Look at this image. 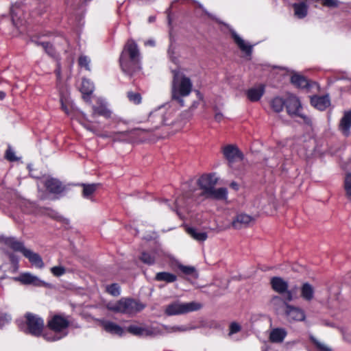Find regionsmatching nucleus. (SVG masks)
Segmentation results:
<instances>
[{
	"label": "nucleus",
	"mask_w": 351,
	"mask_h": 351,
	"mask_svg": "<svg viewBox=\"0 0 351 351\" xmlns=\"http://www.w3.org/2000/svg\"><path fill=\"white\" fill-rule=\"evenodd\" d=\"M94 89L95 86L90 80L88 79L82 80L80 91L82 93L83 98L85 100L88 101L89 99V96L93 93Z\"/></svg>",
	"instance_id": "nucleus-25"
},
{
	"label": "nucleus",
	"mask_w": 351,
	"mask_h": 351,
	"mask_svg": "<svg viewBox=\"0 0 351 351\" xmlns=\"http://www.w3.org/2000/svg\"><path fill=\"white\" fill-rule=\"evenodd\" d=\"M122 71L130 76L134 75L141 69V54L137 44L133 40H129L119 58Z\"/></svg>",
	"instance_id": "nucleus-1"
},
{
	"label": "nucleus",
	"mask_w": 351,
	"mask_h": 351,
	"mask_svg": "<svg viewBox=\"0 0 351 351\" xmlns=\"http://www.w3.org/2000/svg\"><path fill=\"white\" fill-rule=\"evenodd\" d=\"M69 320L64 316L56 315L51 317L48 322V326L56 334L44 335L45 338L51 341H54L60 339L66 335L65 330L69 326Z\"/></svg>",
	"instance_id": "nucleus-3"
},
{
	"label": "nucleus",
	"mask_w": 351,
	"mask_h": 351,
	"mask_svg": "<svg viewBox=\"0 0 351 351\" xmlns=\"http://www.w3.org/2000/svg\"><path fill=\"white\" fill-rule=\"evenodd\" d=\"M5 97V93L3 91H0V100H3Z\"/></svg>",
	"instance_id": "nucleus-58"
},
{
	"label": "nucleus",
	"mask_w": 351,
	"mask_h": 351,
	"mask_svg": "<svg viewBox=\"0 0 351 351\" xmlns=\"http://www.w3.org/2000/svg\"><path fill=\"white\" fill-rule=\"evenodd\" d=\"M290 301L285 300V298L278 295L273 296L270 300V305L276 310L278 311L281 307L286 304H289L288 302Z\"/></svg>",
	"instance_id": "nucleus-34"
},
{
	"label": "nucleus",
	"mask_w": 351,
	"mask_h": 351,
	"mask_svg": "<svg viewBox=\"0 0 351 351\" xmlns=\"http://www.w3.org/2000/svg\"><path fill=\"white\" fill-rule=\"evenodd\" d=\"M230 186L234 189V190H238L239 189V185L237 183L233 182L230 184Z\"/></svg>",
	"instance_id": "nucleus-56"
},
{
	"label": "nucleus",
	"mask_w": 351,
	"mask_h": 351,
	"mask_svg": "<svg viewBox=\"0 0 351 351\" xmlns=\"http://www.w3.org/2000/svg\"><path fill=\"white\" fill-rule=\"evenodd\" d=\"M51 274L56 277H60L66 273L65 267L62 266H55L51 268Z\"/></svg>",
	"instance_id": "nucleus-48"
},
{
	"label": "nucleus",
	"mask_w": 351,
	"mask_h": 351,
	"mask_svg": "<svg viewBox=\"0 0 351 351\" xmlns=\"http://www.w3.org/2000/svg\"><path fill=\"white\" fill-rule=\"evenodd\" d=\"M11 320V316L7 313L0 312V328L8 324Z\"/></svg>",
	"instance_id": "nucleus-49"
},
{
	"label": "nucleus",
	"mask_w": 351,
	"mask_h": 351,
	"mask_svg": "<svg viewBox=\"0 0 351 351\" xmlns=\"http://www.w3.org/2000/svg\"><path fill=\"white\" fill-rule=\"evenodd\" d=\"M30 41L37 46H41L45 50V53L51 57L56 56V50L53 46L49 42L40 40L39 38L33 36L30 38Z\"/></svg>",
	"instance_id": "nucleus-20"
},
{
	"label": "nucleus",
	"mask_w": 351,
	"mask_h": 351,
	"mask_svg": "<svg viewBox=\"0 0 351 351\" xmlns=\"http://www.w3.org/2000/svg\"><path fill=\"white\" fill-rule=\"evenodd\" d=\"M253 220L252 216L245 213H239L232 220V226L234 229L239 230L248 226Z\"/></svg>",
	"instance_id": "nucleus-15"
},
{
	"label": "nucleus",
	"mask_w": 351,
	"mask_h": 351,
	"mask_svg": "<svg viewBox=\"0 0 351 351\" xmlns=\"http://www.w3.org/2000/svg\"><path fill=\"white\" fill-rule=\"evenodd\" d=\"M155 280L157 281H164L167 283H171L176 281L177 276L169 272H158L156 274Z\"/></svg>",
	"instance_id": "nucleus-33"
},
{
	"label": "nucleus",
	"mask_w": 351,
	"mask_h": 351,
	"mask_svg": "<svg viewBox=\"0 0 351 351\" xmlns=\"http://www.w3.org/2000/svg\"><path fill=\"white\" fill-rule=\"evenodd\" d=\"M287 332L285 329L276 328L270 332L269 339L273 343H281L286 337Z\"/></svg>",
	"instance_id": "nucleus-24"
},
{
	"label": "nucleus",
	"mask_w": 351,
	"mask_h": 351,
	"mask_svg": "<svg viewBox=\"0 0 351 351\" xmlns=\"http://www.w3.org/2000/svg\"><path fill=\"white\" fill-rule=\"evenodd\" d=\"M51 214L50 216L52 217V218H54L56 219H60V215H58V213L55 212V211H51Z\"/></svg>",
	"instance_id": "nucleus-54"
},
{
	"label": "nucleus",
	"mask_w": 351,
	"mask_h": 351,
	"mask_svg": "<svg viewBox=\"0 0 351 351\" xmlns=\"http://www.w3.org/2000/svg\"><path fill=\"white\" fill-rule=\"evenodd\" d=\"M127 97L129 99V101L134 104H139L141 103L142 97L140 93L133 92V91H129L127 93Z\"/></svg>",
	"instance_id": "nucleus-43"
},
{
	"label": "nucleus",
	"mask_w": 351,
	"mask_h": 351,
	"mask_svg": "<svg viewBox=\"0 0 351 351\" xmlns=\"http://www.w3.org/2000/svg\"><path fill=\"white\" fill-rule=\"evenodd\" d=\"M339 128L345 136H347L350 134L351 128V111L344 112L343 117L341 119Z\"/></svg>",
	"instance_id": "nucleus-19"
},
{
	"label": "nucleus",
	"mask_w": 351,
	"mask_h": 351,
	"mask_svg": "<svg viewBox=\"0 0 351 351\" xmlns=\"http://www.w3.org/2000/svg\"><path fill=\"white\" fill-rule=\"evenodd\" d=\"M111 114V111L107 108L106 105L103 103L98 106H93V117L99 115L108 119L110 117Z\"/></svg>",
	"instance_id": "nucleus-28"
},
{
	"label": "nucleus",
	"mask_w": 351,
	"mask_h": 351,
	"mask_svg": "<svg viewBox=\"0 0 351 351\" xmlns=\"http://www.w3.org/2000/svg\"><path fill=\"white\" fill-rule=\"evenodd\" d=\"M45 186L47 189L52 193H60L64 189L60 182L55 178L46 179L45 181Z\"/></svg>",
	"instance_id": "nucleus-21"
},
{
	"label": "nucleus",
	"mask_w": 351,
	"mask_h": 351,
	"mask_svg": "<svg viewBox=\"0 0 351 351\" xmlns=\"http://www.w3.org/2000/svg\"><path fill=\"white\" fill-rule=\"evenodd\" d=\"M152 132L151 129L142 130L134 129L131 131H125L121 132H113L114 136L117 138L116 141H125L127 139L130 140L132 142L143 141L145 138V133Z\"/></svg>",
	"instance_id": "nucleus-8"
},
{
	"label": "nucleus",
	"mask_w": 351,
	"mask_h": 351,
	"mask_svg": "<svg viewBox=\"0 0 351 351\" xmlns=\"http://www.w3.org/2000/svg\"><path fill=\"white\" fill-rule=\"evenodd\" d=\"M312 106L319 110H326L330 104L328 95L313 96L311 98Z\"/></svg>",
	"instance_id": "nucleus-17"
},
{
	"label": "nucleus",
	"mask_w": 351,
	"mask_h": 351,
	"mask_svg": "<svg viewBox=\"0 0 351 351\" xmlns=\"http://www.w3.org/2000/svg\"><path fill=\"white\" fill-rule=\"evenodd\" d=\"M10 260L13 263H18V260L16 258L14 257V255L11 254L10 256Z\"/></svg>",
	"instance_id": "nucleus-57"
},
{
	"label": "nucleus",
	"mask_w": 351,
	"mask_h": 351,
	"mask_svg": "<svg viewBox=\"0 0 351 351\" xmlns=\"http://www.w3.org/2000/svg\"><path fill=\"white\" fill-rule=\"evenodd\" d=\"M344 187L346 195L351 199V173L346 175L344 180Z\"/></svg>",
	"instance_id": "nucleus-46"
},
{
	"label": "nucleus",
	"mask_w": 351,
	"mask_h": 351,
	"mask_svg": "<svg viewBox=\"0 0 351 351\" xmlns=\"http://www.w3.org/2000/svg\"><path fill=\"white\" fill-rule=\"evenodd\" d=\"M24 256L28 258L29 262L34 266L40 269L44 267V263L43 261V259L38 254L35 253L32 250L27 249V250H25L24 252Z\"/></svg>",
	"instance_id": "nucleus-22"
},
{
	"label": "nucleus",
	"mask_w": 351,
	"mask_h": 351,
	"mask_svg": "<svg viewBox=\"0 0 351 351\" xmlns=\"http://www.w3.org/2000/svg\"><path fill=\"white\" fill-rule=\"evenodd\" d=\"M285 106H286V100L281 97H276L271 101V107L276 112H281Z\"/></svg>",
	"instance_id": "nucleus-38"
},
{
	"label": "nucleus",
	"mask_w": 351,
	"mask_h": 351,
	"mask_svg": "<svg viewBox=\"0 0 351 351\" xmlns=\"http://www.w3.org/2000/svg\"><path fill=\"white\" fill-rule=\"evenodd\" d=\"M156 259L155 253L143 252L141 254V260L146 264L152 265L154 263Z\"/></svg>",
	"instance_id": "nucleus-42"
},
{
	"label": "nucleus",
	"mask_w": 351,
	"mask_h": 351,
	"mask_svg": "<svg viewBox=\"0 0 351 351\" xmlns=\"http://www.w3.org/2000/svg\"><path fill=\"white\" fill-rule=\"evenodd\" d=\"M106 291L113 296H118L120 294V287L117 283H113L106 287Z\"/></svg>",
	"instance_id": "nucleus-45"
},
{
	"label": "nucleus",
	"mask_w": 351,
	"mask_h": 351,
	"mask_svg": "<svg viewBox=\"0 0 351 351\" xmlns=\"http://www.w3.org/2000/svg\"><path fill=\"white\" fill-rule=\"evenodd\" d=\"M175 204H176V208H177V209L178 208V207H180V206H181V205L179 204V202H178V199H177V200H176Z\"/></svg>",
	"instance_id": "nucleus-60"
},
{
	"label": "nucleus",
	"mask_w": 351,
	"mask_h": 351,
	"mask_svg": "<svg viewBox=\"0 0 351 351\" xmlns=\"http://www.w3.org/2000/svg\"><path fill=\"white\" fill-rule=\"evenodd\" d=\"M145 45L154 47L155 45V41L154 40H148L145 42Z\"/></svg>",
	"instance_id": "nucleus-55"
},
{
	"label": "nucleus",
	"mask_w": 351,
	"mask_h": 351,
	"mask_svg": "<svg viewBox=\"0 0 351 351\" xmlns=\"http://www.w3.org/2000/svg\"><path fill=\"white\" fill-rule=\"evenodd\" d=\"M294 14L299 19L305 17L308 12V6L304 2L293 4Z\"/></svg>",
	"instance_id": "nucleus-32"
},
{
	"label": "nucleus",
	"mask_w": 351,
	"mask_h": 351,
	"mask_svg": "<svg viewBox=\"0 0 351 351\" xmlns=\"http://www.w3.org/2000/svg\"><path fill=\"white\" fill-rule=\"evenodd\" d=\"M309 339L315 346L317 351H332V349L328 345L323 341H321L313 335H309Z\"/></svg>",
	"instance_id": "nucleus-35"
},
{
	"label": "nucleus",
	"mask_w": 351,
	"mask_h": 351,
	"mask_svg": "<svg viewBox=\"0 0 351 351\" xmlns=\"http://www.w3.org/2000/svg\"><path fill=\"white\" fill-rule=\"evenodd\" d=\"M154 19H155L154 17L151 16V17H149V22L154 21Z\"/></svg>",
	"instance_id": "nucleus-61"
},
{
	"label": "nucleus",
	"mask_w": 351,
	"mask_h": 351,
	"mask_svg": "<svg viewBox=\"0 0 351 351\" xmlns=\"http://www.w3.org/2000/svg\"><path fill=\"white\" fill-rule=\"evenodd\" d=\"M264 93L265 86L260 84L258 86L248 89L246 92V95L250 101L255 102L261 99Z\"/></svg>",
	"instance_id": "nucleus-18"
},
{
	"label": "nucleus",
	"mask_w": 351,
	"mask_h": 351,
	"mask_svg": "<svg viewBox=\"0 0 351 351\" xmlns=\"http://www.w3.org/2000/svg\"><path fill=\"white\" fill-rule=\"evenodd\" d=\"M19 280L23 284H32L34 285H39L41 283V280L38 277L29 273L22 274L20 276Z\"/></svg>",
	"instance_id": "nucleus-36"
},
{
	"label": "nucleus",
	"mask_w": 351,
	"mask_h": 351,
	"mask_svg": "<svg viewBox=\"0 0 351 351\" xmlns=\"http://www.w3.org/2000/svg\"><path fill=\"white\" fill-rule=\"evenodd\" d=\"M101 324L105 330L111 334L121 336L124 332L123 329L120 326L112 322L102 321Z\"/></svg>",
	"instance_id": "nucleus-23"
},
{
	"label": "nucleus",
	"mask_w": 351,
	"mask_h": 351,
	"mask_svg": "<svg viewBox=\"0 0 351 351\" xmlns=\"http://www.w3.org/2000/svg\"><path fill=\"white\" fill-rule=\"evenodd\" d=\"M143 307V305L130 298H121L116 302L108 303L107 305L108 310L123 314L135 313L142 310Z\"/></svg>",
	"instance_id": "nucleus-4"
},
{
	"label": "nucleus",
	"mask_w": 351,
	"mask_h": 351,
	"mask_svg": "<svg viewBox=\"0 0 351 351\" xmlns=\"http://www.w3.org/2000/svg\"><path fill=\"white\" fill-rule=\"evenodd\" d=\"M159 328L161 330L160 335H164L166 333H171L176 332H183L188 330L185 326H167L165 325H159Z\"/></svg>",
	"instance_id": "nucleus-37"
},
{
	"label": "nucleus",
	"mask_w": 351,
	"mask_h": 351,
	"mask_svg": "<svg viewBox=\"0 0 351 351\" xmlns=\"http://www.w3.org/2000/svg\"><path fill=\"white\" fill-rule=\"evenodd\" d=\"M179 269L185 275L192 276L194 278H198V273L196 269L193 266H186L184 265H178Z\"/></svg>",
	"instance_id": "nucleus-40"
},
{
	"label": "nucleus",
	"mask_w": 351,
	"mask_h": 351,
	"mask_svg": "<svg viewBox=\"0 0 351 351\" xmlns=\"http://www.w3.org/2000/svg\"><path fill=\"white\" fill-rule=\"evenodd\" d=\"M128 331L132 335L141 337L156 336L161 333L159 325L150 328L141 327L137 325H131L128 326Z\"/></svg>",
	"instance_id": "nucleus-12"
},
{
	"label": "nucleus",
	"mask_w": 351,
	"mask_h": 351,
	"mask_svg": "<svg viewBox=\"0 0 351 351\" xmlns=\"http://www.w3.org/2000/svg\"><path fill=\"white\" fill-rule=\"evenodd\" d=\"M172 114V111L168 110L167 105L162 106L150 112L148 120L154 123L151 128L152 131L158 129L162 125L169 124L167 122L169 117Z\"/></svg>",
	"instance_id": "nucleus-6"
},
{
	"label": "nucleus",
	"mask_w": 351,
	"mask_h": 351,
	"mask_svg": "<svg viewBox=\"0 0 351 351\" xmlns=\"http://www.w3.org/2000/svg\"><path fill=\"white\" fill-rule=\"evenodd\" d=\"M286 108L287 113L290 116L300 117L303 119L304 123L306 124L311 123L310 118L300 113L302 106L300 101L296 96L289 95L287 97L286 99Z\"/></svg>",
	"instance_id": "nucleus-7"
},
{
	"label": "nucleus",
	"mask_w": 351,
	"mask_h": 351,
	"mask_svg": "<svg viewBox=\"0 0 351 351\" xmlns=\"http://www.w3.org/2000/svg\"><path fill=\"white\" fill-rule=\"evenodd\" d=\"M78 63L81 67L85 68L86 70H87V71L90 70V60L88 56H84V55L80 56L79 58V60H78Z\"/></svg>",
	"instance_id": "nucleus-44"
},
{
	"label": "nucleus",
	"mask_w": 351,
	"mask_h": 351,
	"mask_svg": "<svg viewBox=\"0 0 351 351\" xmlns=\"http://www.w3.org/2000/svg\"><path fill=\"white\" fill-rule=\"evenodd\" d=\"M84 128L87 130H89L90 132H92L93 134L97 135V136H99L102 138H106V137H109V138H111L113 139V141H115V140H117V138H115V136H114V134H113V132L110 133V134L107 135V134H104V135H102V134H99L97 132V131L95 130H94L93 128H92L90 126H88V125H84Z\"/></svg>",
	"instance_id": "nucleus-50"
},
{
	"label": "nucleus",
	"mask_w": 351,
	"mask_h": 351,
	"mask_svg": "<svg viewBox=\"0 0 351 351\" xmlns=\"http://www.w3.org/2000/svg\"><path fill=\"white\" fill-rule=\"evenodd\" d=\"M83 186V197L85 198H89L91 195H93L95 191L97 190L98 184H82Z\"/></svg>",
	"instance_id": "nucleus-41"
},
{
	"label": "nucleus",
	"mask_w": 351,
	"mask_h": 351,
	"mask_svg": "<svg viewBox=\"0 0 351 351\" xmlns=\"http://www.w3.org/2000/svg\"><path fill=\"white\" fill-rule=\"evenodd\" d=\"M56 73H57L58 77H60V69H58L56 71Z\"/></svg>",
	"instance_id": "nucleus-62"
},
{
	"label": "nucleus",
	"mask_w": 351,
	"mask_h": 351,
	"mask_svg": "<svg viewBox=\"0 0 351 351\" xmlns=\"http://www.w3.org/2000/svg\"><path fill=\"white\" fill-rule=\"evenodd\" d=\"M232 36L241 51L250 56L253 46L246 43L235 31H231Z\"/></svg>",
	"instance_id": "nucleus-16"
},
{
	"label": "nucleus",
	"mask_w": 351,
	"mask_h": 351,
	"mask_svg": "<svg viewBox=\"0 0 351 351\" xmlns=\"http://www.w3.org/2000/svg\"><path fill=\"white\" fill-rule=\"evenodd\" d=\"M223 116L221 112H217L215 115V119L218 122H220L223 119Z\"/></svg>",
	"instance_id": "nucleus-53"
},
{
	"label": "nucleus",
	"mask_w": 351,
	"mask_h": 351,
	"mask_svg": "<svg viewBox=\"0 0 351 351\" xmlns=\"http://www.w3.org/2000/svg\"><path fill=\"white\" fill-rule=\"evenodd\" d=\"M186 232L193 239L197 241H204L208 238L206 232L199 231L195 228L189 227L186 228Z\"/></svg>",
	"instance_id": "nucleus-29"
},
{
	"label": "nucleus",
	"mask_w": 351,
	"mask_h": 351,
	"mask_svg": "<svg viewBox=\"0 0 351 351\" xmlns=\"http://www.w3.org/2000/svg\"><path fill=\"white\" fill-rule=\"evenodd\" d=\"M201 307L202 305L195 302L182 303L177 301L168 304L165 313L168 316L178 315L199 310Z\"/></svg>",
	"instance_id": "nucleus-5"
},
{
	"label": "nucleus",
	"mask_w": 351,
	"mask_h": 351,
	"mask_svg": "<svg viewBox=\"0 0 351 351\" xmlns=\"http://www.w3.org/2000/svg\"><path fill=\"white\" fill-rule=\"evenodd\" d=\"M217 180L215 176L212 174L203 175L198 179L197 184L202 190V194L205 197L215 187Z\"/></svg>",
	"instance_id": "nucleus-11"
},
{
	"label": "nucleus",
	"mask_w": 351,
	"mask_h": 351,
	"mask_svg": "<svg viewBox=\"0 0 351 351\" xmlns=\"http://www.w3.org/2000/svg\"><path fill=\"white\" fill-rule=\"evenodd\" d=\"M228 196V191L226 188L213 189L208 194L206 198H210L217 200L226 199Z\"/></svg>",
	"instance_id": "nucleus-27"
},
{
	"label": "nucleus",
	"mask_w": 351,
	"mask_h": 351,
	"mask_svg": "<svg viewBox=\"0 0 351 351\" xmlns=\"http://www.w3.org/2000/svg\"><path fill=\"white\" fill-rule=\"evenodd\" d=\"M270 283L274 291L284 297L285 300L292 301L293 300L292 291L288 289V282L282 278L273 277Z\"/></svg>",
	"instance_id": "nucleus-10"
},
{
	"label": "nucleus",
	"mask_w": 351,
	"mask_h": 351,
	"mask_svg": "<svg viewBox=\"0 0 351 351\" xmlns=\"http://www.w3.org/2000/svg\"><path fill=\"white\" fill-rule=\"evenodd\" d=\"M291 81L293 84L298 88H305L308 85L307 80L300 75H293Z\"/></svg>",
	"instance_id": "nucleus-39"
},
{
	"label": "nucleus",
	"mask_w": 351,
	"mask_h": 351,
	"mask_svg": "<svg viewBox=\"0 0 351 351\" xmlns=\"http://www.w3.org/2000/svg\"><path fill=\"white\" fill-rule=\"evenodd\" d=\"M21 4L19 3H14V5H12L10 8L12 21L15 26H18V25L19 24L21 16L19 15H21Z\"/></svg>",
	"instance_id": "nucleus-31"
},
{
	"label": "nucleus",
	"mask_w": 351,
	"mask_h": 351,
	"mask_svg": "<svg viewBox=\"0 0 351 351\" xmlns=\"http://www.w3.org/2000/svg\"><path fill=\"white\" fill-rule=\"evenodd\" d=\"M171 82V98L176 101L180 106H184L183 97L191 93L193 84L191 79L179 70H173Z\"/></svg>",
	"instance_id": "nucleus-2"
},
{
	"label": "nucleus",
	"mask_w": 351,
	"mask_h": 351,
	"mask_svg": "<svg viewBox=\"0 0 351 351\" xmlns=\"http://www.w3.org/2000/svg\"><path fill=\"white\" fill-rule=\"evenodd\" d=\"M198 104H199V103H198V102L195 101V102L193 104V105H192L191 108H196L197 107Z\"/></svg>",
	"instance_id": "nucleus-59"
},
{
	"label": "nucleus",
	"mask_w": 351,
	"mask_h": 351,
	"mask_svg": "<svg viewBox=\"0 0 351 351\" xmlns=\"http://www.w3.org/2000/svg\"><path fill=\"white\" fill-rule=\"evenodd\" d=\"M301 297L306 301H311L314 298V287L308 282L304 283L300 288Z\"/></svg>",
	"instance_id": "nucleus-26"
},
{
	"label": "nucleus",
	"mask_w": 351,
	"mask_h": 351,
	"mask_svg": "<svg viewBox=\"0 0 351 351\" xmlns=\"http://www.w3.org/2000/svg\"><path fill=\"white\" fill-rule=\"evenodd\" d=\"M5 244L11 247L13 250L16 252H21L24 255V252L27 250L25 247L22 242L19 241L14 238H8L5 241Z\"/></svg>",
	"instance_id": "nucleus-30"
},
{
	"label": "nucleus",
	"mask_w": 351,
	"mask_h": 351,
	"mask_svg": "<svg viewBox=\"0 0 351 351\" xmlns=\"http://www.w3.org/2000/svg\"><path fill=\"white\" fill-rule=\"evenodd\" d=\"M60 101H61L62 109L64 111V112L66 114H70V108H72V104L71 106L69 104H66L62 97H61Z\"/></svg>",
	"instance_id": "nucleus-52"
},
{
	"label": "nucleus",
	"mask_w": 351,
	"mask_h": 351,
	"mask_svg": "<svg viewBox=\"0 0 351 351\" xmlns=\"http://www.w3.org/2000/svg\"><path fill=\"white\" fill-rule=\"evenodd\" d=\"M222 152L224 157L228 161L230 166H232L236 162L243 160L242 153L239 150L237 147L233 145H228L223 147Z\"/></svg>",
	"instance_id": "nucleus-13"
},
{
	"label": "nucleus",
	"mask_w": 351,
	"mask_h": 351,
	"mask_svg": "<svg viewBox=\"0 0 351 351\" xmlns=\"http://www.w3.org/2000/svg\"><path fill=\"white\" fill-rule=\"evenodd\" d=\"M27 328L25 329V332L30 333L35 336H38L41 334L43 327V319L32 313L26 314Z\"/></svg>",
	"instance_id": "nucleus-9"
},
{
	"label": "nucleus",
	"mask_w": 351,
	"mask_h": 351,
	"mask_svg": "<svg viewBox=\"0 0 351 351\" xmlns=\"http://www.w3.org/2000/svg\"><path fill=\"white\" fill-rule=\"evenodd\" d=\"M5 157L10 161H15L17 160V158L15 156L14 152L11 148L7 149Z\"/></svg>",
	"instance_id": "nucleus-51"
},
{
	"label": "nucleus",
	"mask_w": 351,
	"mask_h": 351,
	"mask_svg": "<svg viewBox=\"0 0 351 351\" xmlns=\"http://www.w3.org/2000/svg\"><path fill=\"white\" fill-rule=\"evenodd\" d=\"M241 330V326L237 322H232L229 326L228 337H231L234 334L239 332Z\"/></svg>",
	"instance_id": "nucleus-47"
},
{
	"label": "nucleus",
	"mask_w": 351,
	"mask_h": 351,
	"mask_svg": "<svg viewBox=\"0 0 351 351\" xmlns=\"http://www.w3.org/2000/svg\"><path fill=\"white\" fill-rule=\"evenodd\" d=\"M285 315L289 321L302 322L306 319L304 311L297 306L286 304Z\"/></svg>",
	"instance_id": "nucleus-14"
}]
</instances>
